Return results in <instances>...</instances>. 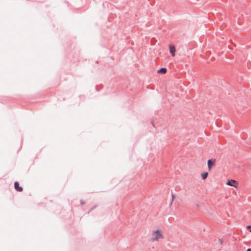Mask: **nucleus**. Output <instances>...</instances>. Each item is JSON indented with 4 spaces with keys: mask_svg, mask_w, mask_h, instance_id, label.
<instances>
[{
    "mask_svg": "<svg viewBox=\"0 0 251 251\" xmlns=\"http://www.w3.org/2000/svg\"><path fill=\"white\" fill-rule=\"evenodd\" d=\"M216 165V159L213 158L207 160V166L208 171H210L212 168Z\"/></svg>",
    "mask_w": 251,
    "mask_h": 251,
    "instance_id": "nucleus-1",
    "label": "nucleus"
},
{
    "mask_svg": "<svg viewBox=\"0 0 251 251\" xmlns=\"http://www.w3.org/2000/svg\"><path fill=\"white\" fill-rule=\"evenodd\" d=\"M154 233L155 234V236L152 238V241H157L159 238L163 236L161 234V230L159 229H156L154 231Z\"/></svg>",
    "mask_w": 251,
    "mask_h": 251,
    "instance_id": "nucleus-2",
    "label": "nucleus"
},
{
    "mask_svg": "<svg viewBox=\"0 0 251 251\" xmlns=\"http://www.w3.org/2000/svg\"><path fill=\"white\" fill-rule=\"evenodd\" d=\"M226 185L232 186L235 188H237L238 187V182L233 179H228L226 183Z\"/></svg>",
    "mask_w": 251,
    "mask_h": 251,
    "instance_id": "nucleus-3",
    "label": "nucleus"
},
{
    "mask_svg": "<svg viewBox=\"0 0 251 251\" xmlns=\"http://www.w3.org/2000/svg\"><path fill=\"white\" fill-rule=\"evenodd\" d=\"M169 51H170V53H171V55L173 57L175 56V55H176V54H175V52H176L175 47L174 45H170L169 46Z\"/></svg>",
    "mask_w": 251,
    "mask_h": 251,
    "instance_id": "nucleus-4",
    "label": "nucleus"
},
{
    "mask_svg": "<svg viewBox=\"0 0 251 251\" xmlns=\"http://www.w3.org/2000/svg\"><path fill=\"white\" fill-rule=\"evenodd\" d=\"M14 185L15 189L17 191L19 192L23 191V188L22 186H20L19 183L18 181H15Z\"/></svg>",
    "mask_w": 251,
    "mask_h": 251,
    "instance_id": "nucleus-5",
    "label": "nucleus"
},
{
    "mask_svg": "<svg viewBox=\"0 0 251 251\" xmlns=\"http://www.w3.org/2000/svg\"><path fill=\"white\" fill-rule=\"evenodd\" d=\"M167 71V69L166 68H161L158 69L157 71V73L159 74H165L166 73Z\"/></svg>",
    "mask_w": 251,
    "mask_h": 251,
    "instance_id": "nucleus-6",
    "label": "nucleus"
},
{
    "mask_svg": "<svg viewBox=\"0 0 251 251\" xmlns=\"http://www.w3.org/2000/svg\"><path fill=\"white\" fill-rule=\"evenodd\" d=\"M208 173L207 172H204L201 173V176L203 180H205L208 176Z\"/></svg>",
    "mask_w": 251,
    "mask_h": 251,
    "instance_id": "nucleus-7",
    "label": "nucleus"
},
{
    "mask_svg": "<svg viewBox=\"0 0 251 251\" xmlns=\"http://www.w3.org/2000/svg\"><path fill=\"white\" fill-rule=\"evenodd\" d=\"M99 85H97L96 86V90L97 91H99L100 90V89L102 87V86H101L100 88H99Z\"/></svg>",
    "mask_w": 251,
    "mask_h": 251,
    "instance_id": "nucleus-8",
    "label": "nucleus"
},
{
    "mask_svg": "<svg viewBox=\"0 0 251 251\" xmlns=\"http://www.w3.org/2000/svg\"><path fill=\"white\" fill-rule=\"evenodd\" d=\"M172 200L171 204L172 203V202L174 201V199H175V195L173 194H172Z\"/></svg>",
    "mask_w": 251,
    "mask_h": 251,
    "instance_id": "nucleus-9",
    "label": "nucleus"
},
{
    "mask_svg": "<svg viewBox=\"0 0 251 251\" xmlns=\"http://www.w3.org/2000/svg\"><path fill=\"white\" fill-rule=\"evenodd\" d=\"M246 227L248 229L251 228V225H248Z\"/></svg>",
    "mask_w": 251,
    "mask_h": 251,
    "instance_id": "nucleus-10",
    "label": "nucleus"
},
{
    "mask_svg": "<svg viewBox=\"0 0 251 251\" xmlns=\"http://www.w3.org/2000/svg\"><path fill=\"white\" fill-rule=\"evenodd\" d=\"M80 204L81 205H83V204H85V202L83 201H82V200H80Z\"/></svg>",
    "mask_w": 251,
    "mask_h": 251,
    "instance_id": "nucleus-11",
    "label": "nucleus"
},
{
    "mask_svg": "<svg viewBox=\"0 0 251 251\" xmlns=\"http://www.w3.org/2000/svg\"><path fill=\"white\" fill-rule=\"evenodd\" d=\"M96 207V205L94 206V207H93L91 210L88 212V213H89L91 211H92V210H93L95 207Z\"/></svg>",
    "mask_w": 251,
    "mask_h": 251,
    "instance_id": "nucleus-12",
    "label": "nucleus"
},
{
    "mask_svg": "<svg viewBox=\"0 0 251 251\" xmlns=\"http://www.w3.org/2000/svg\"><path fill=\"white\" fill-rule=\"evenodd\" d=\"M246 251H251V248L248 249Z\"/></svg>",
    "mask_w": 251,
    "mask_h": 251,
    "instance_id": "nucleus-13",
    "label": "nucleus"
},
{
    "mask_svg": "<svg viewBox=\"0 0 251 251\" xmlns=\"http://www.w3.org/2000/svg\"><path fill=\"white\" fill-rule=\"evenodd\" d=\"M220 243H222V242L221 240H220Z\"/></svg>",
    "mask_w": 251,
    "mask_h": 251,
    "instance_id": "nucleus-14",
    "label": "nucleus"
},
{
    "mask_svg": "<svg viewBox=\"0 0 251 251\" xmlns=\"http://www.w3.org/2000/svg\"><path fill=\"white\" fill-rule=\"evenodd\" d=\"M151 123H152V125H153V126H154V124H153L152 122Z\"/></svg>",
    "mask_w": 251,
    "mask_h": 251,
    "instance_id": "nucleus-15",
    "label": "nucleus"
},
{
    "mask_svg": "<svg viewBox=\"0 0 251 251\" xmlns=\"http://www.w3.org/2000/svg\"><path fill=\"white\" fill-rule=\"evenodd\" d=\"M96 63H98V61H97L96 62Z\"/></svg>",
    "mask_w": 251,
    "mask_h": 251,
    "instance_id": "nucleus-16",
    "label": "nucleus"
},
{
    "mask_svg": "<svg viewBox=\"0 0 251 251\" xmlns=\"http://www.w3.org/2000/svg\"><path fill=\"white\" fill-rule=\"evenodd\" d=\"M250 232H251V229L250 230Z\"/></svg>",
    "mask_w": 251,
    "mask_h": 251,
    "instance_id": "nucleus-17",
    "label": "nucleus"
}]
</instances>
